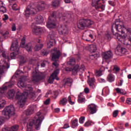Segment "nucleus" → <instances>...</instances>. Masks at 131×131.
Listing matches in <instances>:
<instances>
[{
	"label": "nucleus",
	"mask_w": 131,
	"mask_h": 131,
	"mask_svg": "<svg viewBox=\"0 0 131 131\" xmlns=\"http://www.w3.org/2000/svg\"><path fill=\"white\" fill-rule=\"evenodd\" d=\"M57 18L60 19L61 18V13L59 11H54L51 16L48 18L47 22V27L50 29L56 28V22Z\"/></svg>",
	"instance_id": "f257e3e1"
},
{
	"label": "nucleus",
	"mask_w": 131,
	"mask_h": 131,
	"mask_svg": "<svg viewBox=\"0 0 131 131\" xmlns=\"http://www.w3.org/2000/svg\"><path fill=\"white\" fill-rule=\"evenodd\" d=\"M28 97V92H25L23 93L18 91L15 95V99L18 100L17 104L19 106L20 108H23L27 100Z\"/></svg>",
	"instance_id": "f03ea898"
},
{
	"label": "nucleus",
	"mask_w": 131,
	"mask_h": 131,
	"mask_svg": "<svg viewBox=\"0 0 131 131\" xmlns=\"http://www.w3.org/2000/svg\"><path fill=\"white\" fill-rule=\"evenodd\" d=\"M6 84H7V85L0 88V99L3 98L4 94H5V91H6L8 88L11 89V88H12V86L15 84V82L13 81H10V82H6ZM6 104H7L6 100H0V109H3V108L5 107V105H6Z\"/></svg>",
	"instance_id": "7ed1b4c3"
},
{
	"label": "nucleus",
	"mask_w": 131,
	"mask_h": 131,
	"mask_svg": "<svg viewBox=\"0 0 131 131\" xmlns=\"http://www.w3.org/2000/svg\"><path fill=\"white\" fill-rule=\"evenodd\" d=\"M115 28L117 31L119 32H121L122 34L124 33V30H126V29L124 27V23L123 21H121L120 19H116L115 23L113 24L112 26V32L114 35H116L114 34V31L113 30V28Z\"/></svg>",
	"instance_id": "20e7f679"
},
{
	"label": "nucleus",
	"mask_w": 131,
	"mask_h": 131,
	"mask_svg": "<svg viewBox=\"0 0 131 131\" xmlns=\"http://www.w3.org/2000/svg\"><path fill=\"white\" fill-rule=\"evenodd\" d=\"M94 22L93 20L88 18H82L79 20L77 24V27L79 29L83 30L85 27L87 28H91L92 25L94 24Z\"/></svg>",
	"instance_id": "39448f33"
},
{
	"label": "nucleus",
	"mask_w": 131,
	"mask_h": 131,
	"mask_svg": "<svg viewBox=\"0 0 131 131\" xmlns=\"http://www.w3.org/2000/svg\"><path fill=\"white\" fill-rule=\"evenodd\" d=\"M2 115L5 116L6 119H10L12 116H15L16 113H15V107L14 105L11 104L6 106L2 111Z\"/></svg>",
	"instance_id": "423d86ee"
},
{
	"label": "nucleus",
	"mask_w": 131,
	"mask_h": 131,
	"mask_svg": "<svg viewBox=\"0 0 131 131\" xmlns=\"http://www.w3.org/2000/svg\"><path fill=\"white\" fill-rule=\"evenodd\" d=\"M46 73H38L36 70V68H35L33 70V72L32 73V81L34 83H37V82H39L40 80L45 79V78H46Z\"/></svg>",
	"instance_id": "0eeeda50"
},
{
	"label": "nucleus",
	"mask_w": 131,
	"mask_h": 131,
	"mask_svg": "<svg viewBox=\"0 0 131 131\" xmlns=\"http://www.w3.org/2000/svg\"><path fill=\"white\" fill-rule=\"evenodd\" d=\"M42 121L40 119H37L36 120H31L30 121L29 123V126H28V130L31 131L32 129V127L33 125L35 126V129L37 130H39L40 129V125L41 124Z\"/></svg>",
	"instance_id": "6e6552de"
},
{
	"label": "nucleus",
	"mask_w": 131,
	"mask_h": 131,
	"mask_svg": "<svg viewBox=\"0 0 131 131\" xmlns=\"http://www.w3.org/2000/svg\"><path fill=\"white\" fill-rule=\"evenodd\" d=\"M36 13H37V10L35 8V6L32 4H31L25 10L24 15L26 17H29L30 15H35Z\"/></svg>",
	"instance_id": "1a4fd4ad"
},
{
	"label": "nucleus",
	"mask_w": 131,
	"mask_h": 131,
	"mask_svg": "<svg viewBox=\"0 0 131 131\" xmlns=\"http://www.w3.org/2000/svg\"><path fill=\"white\" fill-rule=\"evenodd\" d=\"M62 55L61 51H60L58 48H54L51 51V58L52 61H56V60H59L60 57Z\"/></svg>",
	"instance_id": "9d476101"
},
{
	"label": "nucleus",
	"mask_w": 131,
	"mask_h": 131,
	"mask_svg": "<svg viewBox=\"0 0 131 131\" xmlns=\"http://www.w3.org/2000/svg\"><path fill=\"white\" fill-rule=\"evenodd\" d=\"M117 38L119 41H120L124 46H128V41L131 42V33L129 34L128 39H125L126 37L124 35H118Z\"/></svg>",
	"instance_id": "9b49d317"
},
{
	"label": "nucleus",
	"mask_w": 131,
	"mask_h": 131,
	"mask_svg": "<svg viewBox=\"0 0 131 131\" xmlns=\"http://www.w3.org/2000/svg\"><path fill=\"white\" fill-rule=\"evenodd\" d=\"M92 5L93 7H95L96 10H99L101 9L102 11L105 10V5L101 3V0H92Z\"/></svg>",
	"instance_id": "f8f14e48"
},
{
	"label": "nucleus",
	"mask_w": 131,
	"mask_h": 131,
	"mask_svg": "<svg viewBox=\"0 0 131 131\" xmlns=\"http://www.w3.org/2000/svg\"><path fill=\"white\" fill-rule=\"evenodd\" d=\"M10 51L14 53H19V42L16 38L13 39Z\"/></svg>",
	"instance_id": "ddd939ff"
},
{
	"label": "nucleus",
	"mask_w": 131,
	"mask_h": 131,
	"mask_svg": "<svg viewBox=\"0 0 131 131\" xmlns=\"http://www.w3.org/2000/svg\"><path fill=\"white\" fill-rule=\"evenodd\" d=\"M87 110L90 114H95L97 113L98 109L96 104L91 103L88 105Z\"/></svg>",
	"instance_id": "4468645a"
},
{
	"label": "nucleus",
	"mask_w": 131,
	"mask_h": 131,
	"mask_svg": "<svg viewBox=\"0 0 131 131\" xmlns=\"http://www.w3.org/2000/svg\"><path fill=\"white\" fill-rule=\"evenodd\" d=\"M113 54L111 51H108L102 53V57L105 61H109L110 59H112Z\"/></svg>",
	"instance_id": "2eb2a0df"
},
{
	"label": "nucleus",
	"mask_w": 131,
	"mask_h": 131,
	"mask_svg": "<svg viewBox=\"0 0 131 131\" xmlns=\"http://www.w3.org/2000/svg\"><path fill=\"white\" fill-rule=\"evenodd\" d=\"M94 36L92 34H90L89 31H85L82 36V39L86 41H91V39H93Z\"/></svg>",
	"instance_id": "dca6fc26"
},
{
	"label": "nucleus",
	"mask_w": 131,
	"mask_h": 131,
	"mask_svg": "<svg viewBox=\"0 0 131 131\" xmlns=\"http://www.w3.org/2000/svg\"><path fill=\"white\" fill-rule=\"evenodd\" d=\"M126 53H127V50H126V49L121 47L120 45H118L116 49V53L117 55H120L121 54H122L123 55H125Z\"/></svg>",
	"instance_id": "f3484780"
},
{
	"label": "nucleus",
	"mask_w": 131,
	"mask_h": 131,
	"mask_svg": "<svg viewBox=\"0 0 131 131\" xmlns=\"http://www.w3.org/2000/svg\"><path fill=\"white\" fill-rule=\"evenodd\" d=\"M59 33H60V34H62V35H63L64 36L67 35V34H68V30L67 29V26H66V25H61Z\"/></svg>",
	"instance_id": "a211bd4d"
},
{
	"label": "nucleus",
	"mask_w": 131,
	"mask_h": 131,
	"mask_svg": "<svg viewBox=\"0 0 131 131\" xmlns=\"http://www.w3.org/2000/svg\"><path fill=\"white\" fill-rule=\"evenodd\" d=\"M33 33L36 34V35H38L43 32V29L42 28H39L38 27H34L32 30Z\"/></svg>",
	"instance_id": "6ab92c4d"
},
{
	"label": "nucleus",
	"mask_w": 131,
	"mask_h": 131,
	"mask_svg": "<svg viewBox=\"0 0 131 131\" xmlns=\"http://www.w3.org/2000/svg\"><path fill=\"white\" fill-rule=\"evenodd\" d=\"M19 129V125H15L11 126V128H3L2 131H18Z\"/></svg>",
	"instance_id": "aec40b11"
},
{
	"label": "nucleus",
	"mask_w": 131,
	"mask_h": 131,
	"mask_svg": "<svg viewBox=\"0 0 131 131\" xmlns=\"http://www.w3.org/2000/svg\"><path fill=\"white\" fill-rule=\"evenodd\" d=\"M17 85L19 88H25L26 89H30L31 90V87L26 85V84L23 81V80H20L17 82Z\"/></svg>",
	"instance_id": "412c9836"
},
{
	"label": "nucleus",
	"mask_w": 131,
	"mask_h": 131,
	"mask_svg": "<svg viewBox=\"0 0 131 131\" xmlns=\"http://www.w3.org/2000/svg\"><path fill=\"white\" fill-rule=\"evenodd\" d=\"M0 12L3 14L7 13V8L5 7V4L3 1H0Z\"/></svg>",
	"instance_id": "4be33fe9"
},
{
	"label": "nucleus",
	"mask_w": 131,
	"mask_h": 131,
	"mask_svg": "<svg viewBox=\"0 0 131 131\" xmlns=\"http://www.w3.org/2000/svg\"><path fill=\"white\" fill-rule=\"evenodd\" d=\"M88 83L91 89H95V78H89Z\"/></svg>",
	"instance_id": "5701e85b"
},
{
	"label": "nucleus",
	"mask_w": 131,
	"mask_h": 131,
	"mask_svg": "<svg viewBox=\"0 0 131 131\" xmlns=\"http://www.w3.org/2000/svg\"><path fill=\"white\" fill-rule=\"evenodd\" d=\"M46 3L42 2L37 5V9L38 11H43L46 9Z\"/></svg>",
	"instance_id": "b1692460"
},
{
	"label": "nucleus",
	"mask_w": 131,
	"mask_h": 131,
	"mask_svg": "<svg viewBox=\"0 0 131 131\" xmlns=\"http://www.w3.org/2000/svg\"><path fill=\"white\" fill-rule=\"evenodd\" d=\"M49 39L51 41L56 40L55 39V37H56V35L55 34V32L54 31H51L50 32L48 36Z\"/></svg>",
	"instance_id": "393cba45"
},
{
	"label": "nucleus",
	"mask_w": 131,
	"mask_h": 131,
	"mask_svg": "<svg viewBox=\"0 0 131 131\" xmlns=\"http://www.w3.org/2000/svg\"><path fill=\"white\" fill-rule=\"evenodd\" d=\"M34 112V108L33 107H30L26 111V116H29V115H31L33 114Z\"/></svg>",
	"instance_id": "a878e982"
},
{
	"label": "nucleus",
	"mask_w": 131,
	"mask_h": 131,
	"mask_svg": "<svg viewBox=\"0 0 131 131\" xmlns=\"http://www.w3.org/2000/svg\"><path fill=\"white\" fill-rule=\"evenodd\" d=\"M36 22L37 24L43 23V17L41 15H38L36 18Z\"/></svg>",
	"instance_id": "bb28decb"
},
{
	"label": "nucleus",
	"mask_w": 131,
	"mask_h": 131,
	"mask_svg": "<svg viewBox=\"0 0 131 131\" xmlns=\"http://www.w3.org/2000/svg\"><path fill=\"white\" fill-rule=\"evenodd\" d=\"M78 68H79V66L78 64L76 65L73 69H72V74L73 75H76V74H78V72H79Z\"/></svg>",
	"instance_id": "cd10ccee"
},
{
	"label": "nucleus",
	"mask_w": 131,
	"mask_h": 131,
	"mask_svg": "<svg viewBox=\"0 0 131 131\" xmlns=\"http://www.w3.org/2000/svg\"><path fill=\"white\" fill-rule=\"evenodd\" d=\"M84 69H85V67H84V64H81L80 67V68H78V74L80 76H81V75H82V73L84 72Z\"/></svg>",
	"instance_id": "c85d7f7f"
},
{
	"label": "nucleus",
	"mask_w": 131,
	"mask_h": 131,
	"mask_svg": "<svg viewBox=\"0 0 131 131\" xmlns=\"http://www.w3.org/2000/svg\"><path fill=\"white\" fill-rule=\"evenodd\" d=\"M99 57H100V54L94 53L90 56V59L91 60H97Z\"/></svg>",
	"instance_id": "c756f323"
},
{
	"label": "nucleus",
	"mask_w": 131,
	"mask_h": 131,
	"mask_svg": "<svg viewBox=\"0 0 131 131\" xmlns=\"http://www.w3.org/2000/svg\"><path fill=\"white\" fill-rule=\"evenodd\" d=\"M75 63H76L75 58L72 57L70 58L69 61H68L67 64L69 65L70 66H74Z\"/></svg>",
	"instance_id": "7c9ffc66"
},
{
	"label": "nucleus",
	"mask_w": 131,
	"mask_h": 131,
	"mask_svg": "<svg viewBox=\"0 0 131 131\" xmlns=\"http://www.w3.org/2000/svg\"><path fill=\"white\" fill-rule=\"evenodd\" d=\"M7 95L8 99H12L15 96V91L14 90L9 91Z\"/></svg>",
	"instance_id": "2f4dec72"
},
{
	"label": "nucleus",
	"mask_w": 131,
	"mask_h": 131,
	"mask_svg": "<svg viewBox=\"0 0 131 131\" xmlns=\"http://www.w3.org/2000/svg\"><path fill=\"white\" fill-rule=\"evenodd\" d=\"M107 80L109 82H113L114 80H115V78H114V75L112 74H109L107 77Z\"/></svg>",
	"instance_id": "473e14b6"
},
{
	"label": "nucleus",
	"mask_w": 131,
	"mask_h": 131,
	"mask_svg": "<svg viewBox=\"0 0 131 131\" xmlns=\"http://www.w3.org/2000/svg\"><path fill=\"white\" fill-rule=\"evenodd\" d=\"M24 48L28 52H32V44L31 43H28Z\"/></svg>",
	"instance_id": "72a5a7b5"
},
{
	"label": "nucleus",
	"mask_w": 131,
	"mask_h": 131,
	"mask_svg": "<svg viewBox=\"0 0 131 131\" xmlns=\"http://www.w3.org/2000/svg\"><path fill=\"white\" fill-rule=\"evenodd\" d=\"M59 72H60V70L59 69H57L54 71L52 74H51L52 76L55 77L56 80H59V78L58 77V74H59Z\"/></svg>",
	"instance_id": "f704fd0d"
},
{
	"label": "nucleus",
	"mask_w": 131,
	"mask_h": 131,
	"mask_svg": "<svg viewBox=\"0 0 131 131\" xmlns=\"http://www.w3.org/2000/svg\"><path fill=\"white\" fill-rule=\"evenodd\" d=\"M73 80L72 78H68L64 80V86L66 85H69V84H72Z\"/></svg>",
	"instance_id": "c9c22d12"
},
{
	"label": "nucleus",
	"mask_w": 131,
	"mask_h": 131,
	"mask_svg": "<svg viewBox=\"0 0 131 131\" xmlns=\"http://www.w3.org/2000/svg\"><path fill=\"white\" fill-rule=\"evenodd\" d=\"M54 45H56V40H50L49 42L47 43L48 49H51L52 47H53Z\"/></svg>",
	"instance_id": "e433bc0d"
},
{
	"label": "nucleus",
	"mask_w": 131,
	"mask_h": 131,
	"mask_svg": "<svg viewBox=\"0 0 131 131\" xmlns=\"http://www.w3.org/2000/svg\"><path fill=\"white\" fill-rule=\"evenodd\" d=\"M60 5V1L58 0H55L52 2V6L53 8H58Z\"/></svg>",
	"instance_id": "4c0bfd02"
},
{
	"label": "nucleus",
	"mask_w": 131,
	"mask_h": 131,
	"mask_svg": "<svg viewBox=\"0 0 131 131\" xmlns=\"http://www.w3.org/2000/svg\"><path fill=\"white\" fill-rule=\"evenodd\" d=\"M42 47H43V44L42 43L37 44L34 47L35 51L37 52L40 50H41Z\"/></svg>",
	"instance_id": "58836bf2"
},
{
	"label": "nucleus",
	"mask_w": 131,
	"mask_h": 131,
	"mask_svg": "<svg viewBox=\"0 0 131 131\" xmlns=\"http://www.w3.org/2000/svg\"><path fill=\"white\" fill-rule=\"evenodd\" d=\"M78 120L77 119L74 120L73 121H72V124L71 126L73 128H75L77 125H78Z\"/></svg>",
	"instance_id": "ea45409f"
},
{
	"label": "nucleus",
	"mask_w": 131,
	"mask_h": 131,
	"mask_svg": "<svg viewBox=\"0 0 131 131\" xmlns=\"http://www.w3.org/2000/svg\"><path fill=\"white\" fill-rule=\"evenodd\" d=\"M78 103H84L85 102V98L81 97V95H78Z\"/></svg>",
	"instance_id": "a19ab883"
},
{
	"label": "nucleus",
	"mask_w": 131,
	"mask_h": 131,
	"mask_svg": "<svg viewBox=\"0 0 131 131\" xmlns=\"http://www.w3.org/2000/svg\"><path fill=\"white\" fill-rule=\"evenodd\" d=\"M20 64H24V63H26V59H25V58L23 56H19L18 57Z\"/></svg>",
	"instance_id": "79ce46f5"
},
{
	"label": "nucleus",
	"mask_w": 131,
	"mask_h": 131,
	"mask_svg": "<svg viewBox=\"0 0 131 131\" xmlns=\"http://www.w3.org/2000/svg\"><path fill=\"white\" fill-rule=\"evenodd\" d=\"M55 79H56V78L54 76H52V75H51L48 81L49 83L52 84V83H53Z\"/></svg>",
	"instance_id": "37998d69"
},
{
	"label": "nucleus",
	"mask_w": 131,
	"mask_h": 131,
	"mask_svg": "<svg viewBox=\"0 0 131 131\" xmlns=\"http://www.w3.org/2000/svg\"><path fill=\"white\" fill-rule=\"evenodd\" d=\"M66 103H67V99L65 98H62L59 102L60 105H62V106H64Z\"/></svg>",
	"instance_id": "c03bdc74"
},
{
	"label": "nucleus",
	"mask_w": 131,
	"mask_h": 131,
	"mask_svg": "<svg viewBox=\"0 0 131 131\" xmlns=\"http://www.w3.org/2000/svg\"><path fill=\"white\" fill-rule=\"evenodd\" d=\"M49 53H50V51H49L47 50H42L41 51V55L42 56H48L49 55Z\"/></svg>",
	"instance_id": "a18cd8bd"
},
{
	"label": "nucleus",
	"mask_w": 131,
	"mask_h": 131,
	"mask_svg": "<svg viewBox=\"0 0 131 131\" xmlns=\"http://www.w3.org/2000/svg\"><path fill=\"white\" fill-rule=\"evenodd\" d=\"M2 56L3 58H5L6 59H7L8 61L10 60V58L9 57V54L8 53H6V52L2 53Z\"/></svg>",
	"instance_id": "49530a36"
},
{
	"label": "nucleus",
	"mask_w": 131,
	"mask_h": 131,
	"mask_svg": "<svg viewBox=\"0 0 131 131\" xmlns=\"http://www.w3.org/2000/svg\"><path fill=\"white\" fill-rule=\"evenodd\" d=\"M19 54V52H13L10 54V57L11 59H15L16 58V56Z\"/></svg>",
	"instance_id": "de8ad7c7"
},
{
	"label": "nucleus",
	"mask_w": 131,
	"mask_h": 131,
	"mask_svg": "<svg viewBox=\"0 0 131 131\" xmlns=\"http://www.w3.org/2000/svg\"><path fill=\"white\" fill-rule=\"evenodd\" d=\"M25 42H26L25 37H23L21 39V43H20V47L21 48H24L25 47Z\"/></svg>",
	"instance_id": "09e8293b"
},
{
	"label": "nucleus",
	"mask_w": 131,
	"mask_h": 131,
	"mask_svg": "<svg viewBox=\"0 0 131 131\" xmlns=\"http://www.w3.org/2000/svg\"><path fill=\"white\" fill-rule=\"evenodd\" d=\"M36 63V60L34 59H30L29 62V64L31 65H34Z\"/></svg>",
	"instance_id": "8fccbe9b"
},
{
	"label": "nucleus",
	"mask_w": 131,
	"mask_h": 131,
	"mask_svg": "<svg viewBox=\"0 0 131 131\" xmlns=\"http://www.w3.org/2000/svg\"><path fill=\"white\" fill-rule=\"evenodd\" d=\"M12 9H13L14 11H17V10L19 9V7L17 6V4H14L12 6Z\"/></svg>",
	"instance_id": "3c124183"
},
{
	"label": "nucleus",
	"mask_w": 131,
	"mask_h": 131,
	"mask_svg": "<svg viewBox=\"0 0 131 131\" xmlns=\"http://www.w3.org/2000/svg\"><path fill=\"white\" fill-rule=\"evenodd\" d=\"M113 71H116V72H118L119 71H120V69L119 67H118V66H115L113 68Z\"/></svg>",
	"instance_id": "603ef678"
},
{
	"label": "nucleus",
	"mask_w": 131,
	"mask_h": 131,
	"mask_svg": "<svg viewBox=\"0 0 131 131\" xmlns=\"http://www.w3.org/2000/svg\"><path fill=\"white\" fill-rule=\"evenodd\" d=\"M29 96L31 99H34V98H35V93L31 92Z\"/></svg>",
	"instance_id": "864d4df0"
},
{
	"label": "nucleus",
	"mask_w": 131,
	"mask_h": 131,
	"mask_svg": "<svg viewBox=\"0 0 131 131\" xmlns=\"http://www.w3.org/2000/svg\"><path fill=\"white\" fill-rule=\"evenodd\" d=\"M104 38L109 40L111 39V36H110V34H109L108 33L105 34L104 36Z\"/></svg>",
	"instance_id": "5fc2aeb1"
},
{
	"label": "nucleus",
	"mask_w": 131,
	"mask_h": 131,
	"mask_svg": "<svg viewBox=\"0 0 131 131\" xmlns=\"http://www.w3.org/2000/svg\"><path fill=\"white\" fill-rule=\"evenodd\" d=\"M117 115H118V110H115L113 113V117H117Z\"/></svg>",
	"instance_id": "6e6d98bb"
},
{
	"label": "nucleus",
	"mask_w": 131,
	"mask_h": 131,
	"mask_svg": "<svg viewBox=\"0 0 131 131\" xmlns=\"http://www.w3.org/2000/svg\"><path fill=\"white\" fill-rule=\"evenodd\" d=\"M68 102H69V103H70V104L71 105H73L74 104V102H73L71 100V97H70V96H69V97H68Z\"/></svg>",
	"instance_id": "4d7b16f0"
},
{
	"label": "nucleus",
	"mask_w": 131,
	"mask_h": 131,
	"mask_svg": "<svg viewBox=\"0 0 131 131\" xmlns=\"http://www.w3.org/2000/svg\"><path fill=\"white\" fill-rule=\"evenodd\" d=\"M98 80H99V82H101L102 83H105V82H106V80H105L103 78H99L98 79Z\"/></svg>",
	"instance_id": "13d9d810"
},
{
	"label": "nucleus",
	"mask_w": 131,
	"mask_h": 131,
	"mask_svg": "<svg viewBox=\"0 0 131 131\" xmlns=\"http://www.w3.org/2000/svg\"><path fill=\"white\" fill-rule=\"evenodd\" d=\"M47 63H48L47 61H43L42 63H41V67H46Z\"/></svg>",
	"instance_id": "bf43d9fd"
},
{
	"label": "nucleus",
	"mask_w": 131,
	"mask_h": 131,
	"mask_svg": "<svg viewBox=\"0 0 131 131\" xmlns=\"http://www.w3.org/2000/svg\"><path fill=\"white\" fill-rule=\"evenodd\" d=\"M84 121V117H81L79 119V122L80 123H83V122Z\"/></svg>",
	"instance_id": "052dcab7"
},
{
	"label": "nucleus",
	"mask_w": 131,
	"mask_h": 131,
	"mask_svg": "<svg viewBox=\"0 0 131 131\" xmlns=\"http://www.w3.org/2000/svg\"><path fill=\"white\" fill-rule=\"evenodd\" d=\"M84 92L85 94H89V93H90V89H89L88 88H85L84 89Z\"/></svg>",
	"instance_id": "680f3d73"
},
{
	"label": "nucleus",
	"mask_w": 131,
	"mask_h": 131,
	"mask_svg": "<svg viewBox=\"0 0 131 131\" xmlns=\"http://www.w3.org/2000/svg\"><path fill=\"white\" fill-rule=\"evenodd\" d=\"M96 74L97 76H101V75H102V71H101L100 70L97 71L96 72Z\"/></svg>",
	"instance_id": "e2e57ef3"
},
{
	"label": "nucleus",
	"mask_w": 131,
	"mask_h": 131,
	"mask_svg": "<svg viewBox=\"0 0 131 131\" xmlns=\"http://www.w3.org/2000/svg\"><path fill=\"white\" fill-rule=\"evenodd\" d=\"M45 105H49L50 104V98L47 99L45 102H44Z\"/></svg>",
	"instance_id": "0e129e2a"
},
{
	"label": "nucleus",
	"mask_w": 131,
	"mask_h": 131,
	"mask_svg": "<svg viewBox=\"0 0 131 131\" xmlns=\"http://www.w3.org/2000/svg\"><path fill=\"white\" fill-rule=\"evenodd\" d=\"M28 79V78L26 76H21V80L26 81Z\"/></svg>",
	"instance_id": "69168bd1"
},
{
	"label": "nucleus",
	"mask_w": 131,
	"mask_h": 131,
	"mask_svg": "<svg viewBox=\"0 0 131 131\" xmlns=\"http://www.w3.org/2000/svg\"><path fill=\"white\" fill-rule=\"evenodd\" d=\"M84 126H90V125H92V124L91 123V122L88 121L84 124Z\"/></svg>",
	"instance_id": "338daca9"
},
{
	"label": "nucleus",
	"mask_w": 131,
	"mask_h": 131,
	"mask_svg": "<svg viewBox=\"0 0 131 131\" xmlns=\"http://www.w3.org/2000/svg\"><path fill=\"white\" fill-rule=\"evenodd\" d=\"M126 103H127V104H129V105H130V104H131V98H128L126 100Z\"/></svg>",
	"instance_id": "774afa93"
}]
</instances>
